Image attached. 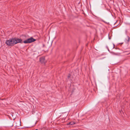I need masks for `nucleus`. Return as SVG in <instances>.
Masks as SVG:
<instances>
[{
    "label": "nucleus",
    "mask_w": 130,
    "mask_h": 130,
    "mask_svg": "<svg viewBox=\"0 0 130 130\" xmlns=\"http://www.w3.org/2000/svg\"><path fill=\"white\" fill-rule=\"evenodd\" d=\"M18 122V124H17V123H15L16 124H17V125H15V126L16 127H19V126H20L21 125V122Z\"/></svg>",
    "instance_id": "obj_7"
},
{
    "label": "nucleus",
    "mask_w": 130,
    "mask_h": 130,
    "mask_svg": "<svg viewBox=\"0 0 130 130\" xmlns=\"http://www.w3.org/2000/svg\"><path fill=\"white\" fill-rule=\"evenodd\" d=\"M40 61L42 63L45 62V58L44 57H42L40 58Z\"/></svg>",
    "instance_id": "obj_4"
},
{
    "label": "nucleus",
    "mask_w": 130,
    "mask_h": 130,
    "mask_svg": "<svg viewBox=\"0 0 130 130\" xmlns=\"http://www.w3.org/2000/svg\"><path fill=\"white\" fill-rule=\"evenodd\" d=\"M36 40V39H34L32 37H31L30 38L27 39L24 41L23 42L25 43H30L34 42Z\"/></svg>",
    "instance_id": "obj_2"
},
{
    "label": "nucleus",
    "mask_w": 130,
    "mask_h": 130,
    "mask_svg": "<svg viewBox=\"0 0 130 130\" xmlns=\"http://www.w3.org/2000/svg\"><path fill=\"white\" fill-rule=\"evenodd\" d=\"M75 122L74 121H71L69 123L67 124V125H69L70 124L71 125H73L75 124Z\"/></svg>",
    "instance_id": "obj_6"
},
{
    "label": "nucleus",
    "mask_w": 130,
    "mask_h": 130,
    "mask_svg": "<svg viewBox=\"0 0 130 130\" xmlns=\"http://www.w3.org/2000/svg\"><path fill=\"white\" fill-rule=\"evenodd\" d=\"M6 43L8 45L11 46H12L13 44H15L14 38L7 40L6 42Z\"/></svg>",
    "instance_id": "obj_1"
},
{
    "label": "nucleus",
    "mask_w": 130,
    "mask_h": 130,
    "mask_svg": "<svg viewBox=\"0 0 130 130\" xmlns=\"http://www.w3.org/2000/svg\"><path fill=\"white\" fill-rule=\"evenodd\" d=\"M112 55H118V54L117 53H115L112 52Z\"/></svg>",
    "instance_id": "obj_8"
},
{
    "label": "nucleus",
    "mask_w": 130,
    "mask_h": 130,
    "mask_svg": "<svg viewBox=\"0 0 130 130\" xmlns=\"http://www.w3.org/2000/svg\"><path fill=\"white\" fill-rule=\"evenodd\" d=\"M14 39L15 44L18 43H20L22 41V40L21 39H19L17 38H14Z\"/></svg>",
    "instance_id": "obj_3"
},
{
    "label": "nucleus",
    "mask_w": 130,
    "mask_h": 130,
    "mask_svg": "<svg viewBox=\"0 0 130 130\" xmlns=\"http://www.w3.org/2000/svg\"><path fill=\"white\" fill-rule=\"evenodd\" d=\"M70 75H69L68 76V78H70Z\"/></svg>",
    "instance_id": "obj_9"
},
{
    "label": "nucleus",
    "mask_w": 130,
    "mask_h": 130,
    "mask_svg": "<svg viewBox=\"0 0 130 130\" xmlns=\"http://www.w3.org/2000/svg\"><path fill=\"white\" fill-rule=\"evenodd\" d=\"M35 130H38V129H35Z\"/></svg>",
    "instance_id": "obj_10"
},
{
    "label": "nucleus",
    "mask_w": 130,
    "mask_h": 130,
    "mask_svg": "<svg viewBox=\"0 0 130 130\" xmlns=\"http://www.w3.org/2000/svg\"><path fill=\"white\" fill-rule=\"evenodd\" d=\"M130 39V38L128 36H127L126 38H125V42L127 43H128Z\"/></svg>",
    "instance_id": "obj_5"
}]
</instances>
